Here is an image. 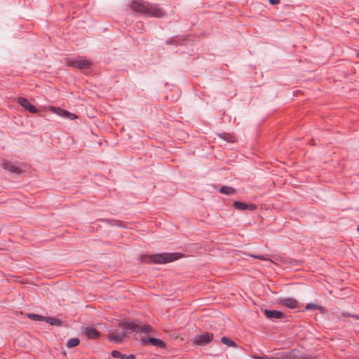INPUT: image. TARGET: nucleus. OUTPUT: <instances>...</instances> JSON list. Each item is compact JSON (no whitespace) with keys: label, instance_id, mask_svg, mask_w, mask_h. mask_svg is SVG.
Masks as SVG:
<instances>
[{"label":"nucleus","instance_id":"nucleus-1","mask_svg":"<svg viewBox=\"0 0 359 359\" xmlns=\"http://www.w3.org/2000/svg\"><path fill=\"white\" fill-rule=\"evenodd\" d=\"M130 7L132 11L147 17L161 18L166 14L164 9L159 7L158 4L143 0H132Z\"/></svg>","mask_w":359,"mask_h":359},{"label":"nucleus","instance_id":"nucleus-2","mask_svg":"<svg viewBox=\"0 0 359 359\" xmlns=\"http://www.w3.org/2000/svg\"><path fill=\"white\" fill-rule=\"evenodd\" d=\"M183 257L180 252H163L144 257V262L154 264H165L179 259Z\"/></svg>","mask_w":359,"mask_h":359},{"label":"nucleus","instance_id":"nucleus-3","mask_svg":"<svg viewBox=\"0 0 359 359\" xmlns=\"http://www.w3.org/2000/svg\"><path fill=\"white\" fill-rule=\"evenodd\" d=\"M125 330H131L135 332H144L149 333L151 331L152 327L149 325H140L135 323H124Z\"/></svg>","mask_w":359,"mask_h":359},{"label":"nucleus","instance_id":"nucleus-4","mask_svg":"<svg viewBox=\"0 0 359 359\" xmlns=\"http://www.w3.org/2000/svg\"><path fill=\"white\" fill-rule=\"evenodd\" d=\"M214 338V334L209 332H203L200 334H196L194 339V344L198 346H204L210 343Z\"/></svg>","mask_w":359,"mask_h":359},{"label":"nucleus","instance_id":"nucleus-5","mask_svg":"<svg viewBox=\"0 0 359 359\" xmlns=\"http://www.w3.org/2000/svg\"><path fill=\"white\" fill-rule=\"evenodd\" d=\"M67 65L79 69H88L91 67L92 62L89 60H74L68 62Z\"/></svg>","mask_w":359,"mask_h":359},{"label":"nucleus","instance_id":"nucleus-6","mask_svg":"<svg viewBox=\"0 0 359 359\" xmlns=\"http://www.w3.org/2000/svg\"><path fill=\"white\" fill-rule=\"evenodd\" d=\"M140 341H141L142 344L144 346L148 345L149 344H151L154 346L158 347V348H165L166 346L165 343L163 341H162L161 339H158V338L142 337L140 339Z\"/></svg>","mask_w":359,"mask_h":359},{"label":"nucleus","instance_id":"nucleus-7","mask_svg":"<svg viewBox=\"0 0 359 359\" xmlns=\"http://www.w3.org/2000/svg\"><path fill=\"white\" fill-rule=\"evenodd\" d=\"M278 304L283 305L289 309H294L299 308L298 302L293 298H280L277 300Z\"/></svg>","mask_w":359,"mask_h":359},{"label":"nucleus","instance_id":"nucleus-8","mask_svg":"<svg viewBox=\"0 0 359 359\" xmlns=\"http://www.w3.org/2000/svg\"><path fill=\"white\" fill-rule=\"evenodd\" d=\"M18 104L25 108L26 110L29 111L30 113L36 114L38 112L37 108L31 104L26 98L20 97L18 99Z\"/></svg>","mask_w":359,"mask_h":359},{"label":"nucleus","instance_id":"nucleus-9","mask_svg":"<svg viewBox=\"0 0 359 359\" xmlns=\"http://www.w3.org/2000/svg\"><path fill=\"white\" fill-rule=\"evenodd\" d=\"M123 329H124V323L123 324ZM126 331L127 330H123V332L120 333L112 332L109 334L108 339L110 341H113L114 343H121L126 337Z\"/></svg>","mask_w":359,"mask_h":359},{"label":"nucleus","instance_id":"nucleus-10","mask_svg":"<svg viewBox=\"0 0 359 359\" xmlns=\"http://www.w3.org/2000/svg\"><path fill=\"white\" fill-rule=\"evenodd\" d=\"M1 165L4 169L9 171L11 173L20 175L22 172V170L20 168L13 165L12 163L6 160H3L1 161Z\"/></svg>","mask_w":359,"mask_h":359},{"label":"nucleus","instance_id":"nucleus-11","mask_svg":"<svg viewBox=\"0 0 359 359\" xmlns=\"http://www.w3.org/2000/svg\"><path fill=\"white\" fill-rule=\"evenodd\" d=\"M233 208L238 210H249L251 211H254L257 209V205L253 203H245L241 201H235L233 205Z\"/></svg>","mask_w":359,"mask_h":359},{"label":"nucleus","instance_id":"nucleus-12","mask_svg":"<svg viewBox=\"0 0 359 359\" xmlns=\"http://www.w3.org/2000/svg\"><path fill=\"white\" fill-rule=\"evenodd\" d=\"M51 111L60 116L68 118L71 120H74L77 118V116L75 114L70 113L59 107H52Z\"/></svg>","mask_w":359,"mask_h":359},{"label":"nucleus","instance_id":"nucleus-13","mask_svg":"<svg viewBox=\"0 0 359 359\" xmlns=\"http://www.w3.org/2000/svg\"><path fill=\"white\" fill-rule=\"evenodd\" d=\"M84 333L90 339H97L100 337V332L92 326L86 327Z\"/></svg>","mask_w":359,"mask_h":359},{"label":"nucleus","instance_id":"nucleus-14","mask_svg":"<svg viewBox=\"0 0 359 359\" xmlns=\"http://www.w3.org/2000/svg\"><path fill=\"white\" fill-rule=\"evenodd\" d=\"M265 316L269 319H281L284 317V313L277 310L265 309L264 311Z\"/></svg>","mask_w":359,"mask_h":359},{"label":"nucleus","instance_id":"nucleus-15","mask_svg":"<svg viewBox=\"0 0 359 359\" xmlns=\"http://www.w3.org/2000/svg\"><path fill=\"white\" fill-rule=\"evenodd\" d=\"M100 221L105 222L111 226H118L120 227H124L123 222L121 220L117 219H100Z\"/></svg>","mask_w":359,"mask_h":359},{"label":"nucleus","instance_id":"nucleus-16","mask_svg":"<svg viewBox=\"0 0 359 359\" xmlns=\"http://www.w3.org/2000/svg\"><path fill=\"white\" fill-rule=\"evenodd\" d=\"M47 323L51 325L60 326L62 323V320L55 317H45V320Z\"/></svg>","mask_w":359,"mask_h":359},{"label":"nucleus","instance_id":"nucleus-17","mask_svg":"<svg viewBox=\"0 0 359 359\" xmlns=\"http://www.w3.org/2000/svg\"><path fill=\"white\" fill-rule=\"evenodd\" d=\"M219 192L226 195H233L236 193V190L231 187L223 186L220 188Z\"/></svg>","mask_w":359,"mask_h":359},{"label":"nucleus","instance_id":"nucleus-18","mask_svg":"<svg viewBox=\"0 0 359 359\" xmlns=\"http://www.w3.org/2000/svg\"><path fill=\"white\" fill-rule=\"evenodd\" d=\"M305 309L306 310H308V311H310V310H320V312L323 313L325 311V309L319 305V304H313V303H309L306 305L305 306Z\"/></svg>","mask_w":359,"mask_h":359},{"label":"nucleus","instance_id":"nucleus-19","mask_svg":"<svg viewBox=\"0 0 359 359\" xmlns=\"http://www.w3.org/2000/svg\"><path fill=\"white\" fill-rule=\"evenodd\" d=\"M221 341L224 344L227 345L228 346H231V347H233V348H236L238 346V345L236 344V343L235 341H233L230 338H228L226 337H222Z\"/></svg>","mask_w":359,"mask_h":359},{"label":"nucleus","instance_id":"nucleus-20","mask_svg":"<svg viewBox=\"0 0 359 359\" xmlns=\"http://www.w3.org/2000/svg\"><path fill=\"white\" fill-rule=\"evenodd\" d=\"M80 343V340L79 338H71L67 342V347L69 348L75 347L78 346Z\"/></svg>","mask_w":359,"mask_h":359},{"label":"nucleus","instance_id":"nucleus-21","mask_svg":"<svg viewBox=\"0 0 359 359\" xmlns=\"http://www.w3.org/2000/svg\"><path fill=\"white\" fill-rule=\"evenodd\" d=\"M27 318L35 321H44L45 316L35 313H28Z\"/></svg>","mask_w":359,"mask_h":359},{"label":"nucleus","instance_id":"nucleus-22","mask_svg":"<svg viewBox=\"0 0 359 359\" xmlns=\"http://www.w3.org/2000/svg\"><path fill=\"white\" fill-rule=\"evenodd\" d=\"M111 355L114 358H121V359H126V354H123L120 351L117 350H114L111 351Z\"/></svg>","mask_w":359,"mask_h":359},{"label":"nucleus","instance_id":"nucleus-23","mask_svg":"<svg viewBox=\"0 0 359 359\" xmlns=\"http://www.w3.org/2000/svg\"><path fill=\"white\" fill-rule=\"evenodd\" d=\"M280 359H298L297 356L292 353H289L285 355L283 357L280 358Z\"/></svg>","mask_w":359,"mask_h":359},{"label":"nucleus","instance_id":"nucleus-24","mask_svg":"<svg viewBox=\"0 0 359 359\" xmlns=\"http://www.w3.org/2000/svg\"><path fill=\"white\" fill-rule=\"evenodd\" d=\"M252 358L254 359H280L279 357H272V358H269L266 355H263V356H259V355H253Z\"/></svg>","mask_w":359,"mask_h":359},{"label":"nucleus","instance_id":"nucleus-25","mask_svg":"<svg viewBox=\"0 0 359 359\" xmlns=\"http://www.w3.org/2000/svg\"><path fill=\"white\" fill-rule=\"evenodd\" d=\"M252 257L262 259V260H266L267 259L265 258L263 255H252Z\"/></svg>","mask_w":359,"mask_h":359},{"label":"nucleus","instance_id":"nucleus-26","mask_svg":"<svg viewBox=\"0 0 359 359\" xmlns=\"http://www.w3.org/2000/svg\"><path fill=\"white\" fill-rule=\"evenodd\" d=\"M228 136H229V139H226V137H224L223 138H224V139H225V140H226L227 141H229V142H234V141H235V140H234V137H233V136L230 135H228Z\"/></svg>","mask_w":359,"mask_h":359},{"label":"nucleus","instance_id":"nucleus-27","mask_svg":"<svg viewBox=\"0 0 359 359\" xmlns=\"http://www.w3.org/2000/svg\"><path fill=\"white\" fill-rule=\"evenodd\" d=\"M269 3L271 5H276L280 3V0H269Z\"/></svg>","mask_w":359,"mask_h":359},{"label":"nucleus","instance_id":"nucleus-28","mask_svg":"<svg viewBox=\"0 0 359 359\" xmlns=\"http://www.w3.org/2000/svg\"><path fill=\"white\" fill-rule=\"evenodd\" d=\"M135 355L133 354H130V355H126V359H135Z\"/></svg>","mask_w":359,"mask_h":359},{"label":"nucleus","instance_id":"nucleus-29","mask_svg":"<svg viewBox=\"0 0 359 359\" xmlns=\"http://www.w3.org/2000/svg\"><path fill=\"white\" fill-rule=\"evenodd\" d=\"M167 43H178L174 38L171 39L170 41H168Z\"/></svg>","mask_w":359,"mask_h":359},{"label":"nucleus","instance_id":"nucleus-30","mask_svg":"<svg viewBox=\"0 0 359 359\" xmlns=\"http://www.w3.org/2000/svg\"><path fill=\"white\" fill-rule=\"evenodd\" d=\"M135 27L138 29H141L143 27V24L141 22L136 23Z\"/></svg>","mask_w":359,"mask_h":359},{"label":"nucleus","instance_id":"nucleus-31","mask_svg":"<svg viewBox=\"0 0 359 359\" xmlns=\"http://www.w3.org/2000/svg\"><path fill=\"white\" fill-rule=\"evenodd\" d=\"M351 315H352L351 313H347V312H342L341 313V316H342L351 317Z\"/></svg>","mask_w":359,"mask_h":359},{"label":"nucleus","instance_id":"nucleus-32","mask_svg":"<svg viewBox=\"0 0 359 359\" xmlns=\"http://www.w3.org/2000/svg\"><path fill=\"white\" fill-rule=\"evenodd\" d=\"M351 318H355V319H356V320H359V316H358V315L352 314V315L351 316Z\"/></svg>","mask_w":359,"mask_h":359},{"label":"nucleus","instance_id":"nucleus-33","mask_svg":"<svg viewBox=\"0 0 359 359\" xmlns=\"http://www.w3.org/2000/svg\"><path fill=\"white\" fill-rule=\"evenodd\" d=\"M310 144L311 145H315V140L313 139H312L311 141H310Z\"/></svg>","mask_w":359,"mask_h":359},{"label":"nucleus","instance_id":"nucleus-34","mask_svg":"<svg viewBox=\"0 0 359 359\" xmlns=\"http://www.w3.org/2000/svg\"><path fill=\"white\" fill-rule=\"evenodd\" d=\"M358 57H359V52L357 53Z\"/></svg>","mask_w":359,"mask_h":359},{"label":"nucleus","instance_id":"nucleus-35","mask_svg":"<svg viewBox=\"0 0 359 359\" xmlns=\"http://www.w3.org/2000/svg\"><path fill=\"white\" fill-rule=\"evenodd\" d=\"M358 231H359V226H358Z\"/></svg>","mask_w":359,"mask_h":359}]
</instances>
